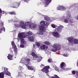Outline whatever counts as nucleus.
Here are the masks:
<instances>
[{
    "mask_svg": "<svg viewBox=\"0 0 78 78\" xmlns=\"http://www.w3.org/2000/svg\"><path fill=\"white\" fill-rule=\"evenodd\" d=\"M40 25L38 26L39 30L37 33V34L42 35L44 34L46 30V27L48 26V22L44 21H41L40 23Z\"/></svg>",
    "mask_w": 78,
    "mask_h": 78,
    "instance_id": "obj_1",
    "label": "nucleus"
},
{
    "mask_svg": "<svg viewBox=\"0 0 78 78\" xmlns=\"http://www.w3.org/2000/svg\"><path fill=\"white\" fill-rule=\"evenodd\" d=\"M20 27L23 29L30 28L32 30L36 28L37 27L36 24L33 23H31L30 22H27L24 23L22 21L20 22Z\"/></svg>",
    "mask_w": 78,
    "mask_h": 78,
    "instance_id": "obj_2",
    "label": "nucleus"
},
{
    "mask_svg": "<svg viewBox=\"0 0 78 78\" xmlns=\"http://www.w3.org/2000/svg\"><path fill=\"white\" fill-rule=\"evenodd\" d=\"M64 27L60 25L58 27L54 30V31L52 32V36L55 38H59L61 37V35L59 34V33L62 32V30Z\"/></svg>",
    "mask_w": 78,
    "mask_h": 78,
    "instance_id": "obj_3",
    "label": "nucleus"
},
{
    "mask_svg": "<svg viewBox=\"0 0 78 78\" xmlns=\"http://www.w3.org/2000/svg\"><path fill=\"white\" fill-rule=\"evenodd\" d=\"M24 32L20 33L18 34V36L20 38V39H22V38H25L28 37L29 36H31L32 34H33V33L31 31H29L27 32L26 34Z\"/></svg>",
    "mask_w": 78,
    "mask_h": 78,
    "instance_id": "obj_4",
    "label": "nucleus"
},
{
    "mask_svg": "<svg viewBox=\"0 0 78 78\" xmlns=\"http://www.w3.org/2000/svg\"><path fill=\"white\" fill-rule=\"evenodd\" d=\"M32 56L34 57L33 58V59L35 60V61H37L38 62H39L41 61L42 59V57H39L34 52H32L31 54Z\"/></svg>",
    "mask_w": 78,
    "mask_h": 78,
    "instance_id": "obj_5",
    "label": "nucleus"
},
{
    "mask_svg": "<svg viewBox=\"0 0 78 78\" xmlns=\"http://www.w3.org/2000/svg\"><path fill=\"white\" fill-rule=\"evenodd\" d=\"M61 47V44H55L53 46V48L51 49L52 51L55 52L57 51V50H60Z\"/></svg>",
    "mask_w": 78,
    "mask_h": 78,
    "instance_id": "obj_6",
    "label": "nucleus"
},
{
    "mask_svg": "<svg viewBox=\"0 0 78 78\" xmlns=\"http://www.w3.org/2000/svg\"><path fill=\"white\" fill-rule=\"evenodd\" d=\"M11 44L12 47L13 48L15 53V54H17L18 53L17 50V47H16V44L14 41H12L11 42Z\"/></svg>",
    "mask_w": 78,
    "mask_h": 78,
    "instance_id": "obj_7",
    "label": "nucleus"
},
{
    "mask_svg": "<svg viewBox=\"0 0 78 78\" xmlns=\"http://www.w3.org/2000/svg\"><path fill=\"white\" fill-rule=\"evenodd\" d=\"M48 69H49V66H47L44 67L41 70L42 72H44L46 73L47 74L48 73Z\"/></svg>",
    "mask_w": 78,
    "mask_h": 78,
    "instance_id": "obj_8",
    "label": "nucleus"
},
{
    "mask_svg": "<svg viewBox=\"0 0 78 78\" xmlns=\"http://www.w3.org/2000/svg\"><path fill=\"white\" fill-rule=\"evenodd\" d=\"M65 67H66V64L64 62H62L60 64V68L66 71L67 70V69L65 68Z\"/></svg>",
    "mask_w": 78,
    "mask_h": 78,
    "instance_id": "obj_9",
    "label": "nucleus"
},
{
    "mask_svg": "<svg viewBox=\"0 0 78 78\" xmlns=\"http://www.w3.org/2000/svg\"><path fill=\"white\" fill-rule=\"evenodd\" d=\"M67 13H68V12H66L62 16V18H59L58 20H59V21H62L63 19H64L66 18L67 19Z\"/></svg>",
    "mask_w": 78,
    "mask_h": 78,
    "instance_id": "obj_10",
    "label": "nucleus"
},
{
    "mask_svg": "<svg viewBox=\"0 0 78 78\" xmlns=\"http://www.w3.org/2000/svg\"><path fill=\"white\" fill-rule=\"evenodd\" d=\"M48 47L46 45H43L40 47V48L43 50L44 51H45L48 49Z\"/></svg>",
    "mask_w": 78,
    "mask_h": 78,
    "instance_id": "obj_11",
    "label": "nucleus"
},
{
    "mask_svg": "<svg viewBox=\"0 0 78 78\" xmlns=\"http://www.w3.org/2000/svg\"><path fill=\"white\" fill-rule=\"evenodd\" d=\"M8 69H7L6 67H4V72L5 73V75H8V76H10V75H11V74L9 72H8Z\"/></svg>",
    "mask_w": 78,
    "mask_h": 78,
    "instance_id": "obj_12",
    "label": "nucleus"
},
{
    "mask_svg": "<svg viewBox=\"0 0 78 78\" xmlns=\"http://www.w3.org/2000/svg\"><path fill=\"white\" fill-rule=\"evenodd\" d=\"M3 26V23H2L0 24V33H2V31L4 30V31H5V28H4Z\"/></svg>",
    "mask_w": 78,
    "mask_h": 78,
    "instance_id": "obj_13",
    "label": "nucleus"
},
{
    "mask_svg": "<svg viewBox=\"0 0 78 78\" xmlns=\"http://www.w3.org/2000/svg\"><path fill=\"white\" fill-rule=\"evenodd\" d=\"M18 37H19V38H17L18 41H19L20 39H21V44H26V41H25L24 39H23L24 38H20L18 36Z\"/></svg>",
    "mask_w": 78,
    "mask_h": 78,
    "instance_id": "obj_14",
    "label": "nucleus"
},
{
    "mask_svg": "<svg viewBox=\"0 0 78 78\" xmlns=\"http://www.w3.org/2000/svg\"><path fill=\"white\" fill-rule=\"evenodd\" d=\"M26 66L27 67L28 69L29 70H36V69L33 66H28V65H26Z\"/></svg>",
    "mask_w": 78,
    "mask_h": 78,
    "instance_id": "obj_15",
    "label": "nucleus"
},
{
    "mask_svg": "<svg viewBox=\"0 0 78 78\" xmlns=\"http://www.w3.org/2000/svg\"><path fill=\"white\" fill-rule=\"evenodd\" d=\"M67 7L64 6L63 5H61L60 11H64L65 10H66V9H67Z\"/></svg>",
    "mask_w": 78,
    "mask_h": 78,
    "instance_id": "obj_16",
    "label": "nucleus"
},
{
    "mask_svg": "<svg viewBox=\"0 0 78 78\" xmlns=\"http://www.w3.org/2000/svg\"><path fill=\"white\" fill-rule=\"evenodd\" d=\"M12 6L14 5V6H12L13 8H18L19 7V3L17 2H14L12 3Z\"/></svg>",
    "mask_w": 78,
    "mask_h": 78,
    "instance_id": "obj_17",
    "label": "nucleus"
},
{
    "mask_svg": "<svg viewBox=\"0 0 78 78\" xmlns=\"http://www.w3.org/2000/svg\"><path fill=\"white\" fill-rule=\"evenodd\" d=\"M20 63L25 64V65H30V62H25V61H24L23 59H22L20 62Z\"/></svg>",
    "mask_w": 78,
    "mask_h": 78,
    "instance_id": "obj_18",
    "label": "nucleus"
},
{
    "mask_svg": "<svg viewBox=\"0 0 78 78\" xmlns=\"http://www.w3.org/2000/svg\"><path fill=\"white\" fill-rule=\"evenodd\" d=\"M14 55H11L10 54H9L8 56L7 57L8 59L9 60H12V58H13Z\"/></svg>",
    "mask_w": 78,
    "mask_h": 78,
    "instance_id": "obj_19",
    "label": "nucleus"
},
{
    "mask_svg": "<svg viewBox=\"0 0 78 78\" xmlns=\"http://www.w3.org/2000/svg\"><path fill=\"white\" fill-rule=\"evenodd\" d=\"M74 39L73 38V37H69L68 38V41L69 42H70V43H72V44H73V41Z\"/></svg>",
    "mask_w": 78,
    "mask_h": 78,
    "instance_id": "obj_20",
    "label": "nucleus"
},
{
    "mask_svg": "<svg viewBox=\"0 0 78 78\" xmlns=\"http://www.w3.org/2000/svg\"><path fill=\"white\" fill-rule=\"evenodd\" d=\"M22 75H23V73H22V72H19L18 74L17 75L18 78H21V77H22Z\"/></svg>",
    "mask_w": 78,
    "mask_h": 78,
    "instance_id": "obj_21",
    "label": "nucleus"
},
{
    "mask_svg": "<svg viewBox=\"0 0 78 78\" xmlns=\"http://www.w3.org/2000/svg\"><path fill=\"white\" fill-rule=\"evenodd\" d=\"M42 16H43L44 18V19L46 21H48L50 20V17H48V16H46L44 15H42Z\"/></svg>",
    "mask_w": 78,
    "mask_h": 78,
    "instance_id": "obj_22",
    "label": "nucleus"
},
{
    "mask_svg": "<svg viewBox=\"0 0 78 78\" xmlns=\"http://www.w3.org/2000/svg\"><path fill=\"white\" fill-rule=\"evenodd\" d=\"M34 37L32 36L28 37V40L29 41H30L31 42H32L34 41Z\"/></svg>",
    "mask_w": 78,
    "mask_h": 78,
    "instance_id": "obj_23",
    "label": "nucleus"
},
{
    "mask_svg": "<svg viewBox=\"0 0 78 78\" xmlns=\"http://www.w3.org/2000/svg\"><path fill=\"white\" fill-rule=\"evenodd\" d=\"M5 13V12H4L3 11H2V9H0V19L2 16V14H3Z\"/></svg>",
    "mask_w": 78,
    "mask_h": 78,
    "instance_id": "obj_24",
    "label": "nucleus"
},
{
    "mask_svg": "<svg viewBox=\"0 0 78 78\" xmlns=\"http://www.w3.org/2000/svg\"><path fill=\"white\" fill-rule=\"evenodd\" d=\"M45 3L46 5H48L49 3H50L51 0H45Z\"/></svg>",
    "mask_w": 78,
    "mask_h": 78,
    "instance_id": "obj_25",
    "label": "nucleus"
},
{
    "mask_svg": "<svg viewBox=\"0 0 78 78\" xmlns=\"http://www.w3.org/2000/svg\"><path fill=\"white\" fill-rule=\"evenodd\" d=\"M73 42L75 44H78V40L76 39H74L73 40Z\"/></svg>",
    "mask_w": 78,
    "mask_h": 78,
    "instance_id": "obj_26",
    "label": "nucleus"
},
{
    "mask_svg": "<svg viewBox=\"0 0 78 78\" xmlns=\"http://www.w3.org/2000/svg\"><path fill=\"white\" fill-rule=\"evenodd\" d=\"M69 19H64V21H63V22L64 23H69Z\"/></svg>",
    "mask_w": 78,
    "mask_h": 78,
    "instance_id": "obj_27",
    "label": "nucleus"
},
{
    "mask_svg": "<svg viewBox=\"0 0 78 78\" xmlns=\"http://www.w3.org/2000/svg\"><path fill=\"white\" fill-rule=\"evenodd\" d=\"M44 44H45L46 45H50L51 44V43H50V42L48 41H45L44 42Z\"/></svg>",
    "mask_w": 78,
    "mask_h": 78,
    "instance_id": "obj_28",
    "label": "nucleus"
},
{
    "mask_svg": "<svg viewBox=\"0 0 78 78\" xmlns=\"http://www.w3.org/2000/svg\"><path fill=\"white\" fill-rule=\"evenodd\" d=\"M4 73H0V78H4Z\"/></svg>",
    "mask_w": 78,
    "mask_h": 78,
    "instance_id": "obj_29",
    "label": "nucleus"
},
{
    "mask_svg": "<svg viewBox=\"0 0 78 78\" xmlns=\"http://www.w3.org/2000/svg\"><path fill=\"white\" fill-rule=\"evenodd\" d=\"M54 76H54H49V78H59V77L58 76H57V75H54Z\"/></svg>",
    "mask_w": 78,
    "mask_h": 78,
    "instance_id": "obj_30",
    "label": "nucleus"
},
{
    "mask_svg": "<svg viewBox=\"0 0 78 78\" xmlns=\"http://www.w3.org/2000/svg\"><path fill=\"white\" fill-rule=\"evenodd\" d=\"M19 69L20 70V72H22V70H23V68L20 66H19Z\"/></svg>",
    "mask_w": 78,
    "mask_h": 78,
    "instance_id": "obj_31",
    "label": "nucleus"
},
{
    "mask_svg": "<svg viewBox=\"0 0 78 78\" xmlns=\"http://www.w3.org/2000/svg\"><path fill=\"white\" fill-rule=\"evenodd\" d=\"M51 26L53 28H56V26L54 24H52L51 25Z\"/></svg>",
    "mask_w": 78,
    "mask_h": 78,
    "instance_id": "obj_32",
    "label": "nucleus"
},
{
    "mask_svg": "<svg viewBox=\"0 0 78 78\" xmlns=\"http://www.w3.org/2000/svg\"><path fill=\"white\" fill-rule=\"evenodd\" d=\"M68 12L67 14V17H68V16L70 18L71 17V15H70V13H69V12Z\"/></svg>",
    "mask_w": 78,
    "mask_h": 78,
    "instance_id": "obj_33",
    "label": "nucleus"
},
{
    "mask_svg": "<svg viewBox=\"0 0 78 78\" xmlns=\"http://www.w3.org/2000/svg\"><path fill=\"white\" fill-rule=\"evenodd\" d=\"M35 44H36V45L37 46V47H39V46H40V45H41V44L38 42H36L35 43Z\"/></svg>",
    "mask_w": 78,
    "mask_h": 78,
    "instance_id": "obj_34",
    "label": "nucleus"
},
{
    "mask_svg": "<svg viewBox=\"0 0 78 78\" xmlns=\"http://www.w3.org/2000/svg\"><path fill=\"white\" fill-rule=\"evenodd\" d=\"M30 61V58H27L25 60V61H26V62H26V63H27V62H29Z\"/></svg>",
    "mask_w": 78,
    "mask_h": 78,
    "instance_id": "obj_35",
    "label": "nucleus"
},
{
    "mask_svg": "<svg viewBox=\"0 0 78 78\" xmlns=\"http://www.w3.org/2000/svg\"><path fill=\"white\" fill-rule=\"evenodd\" d=\"M62 55L65 57H68V56H69V54H63Z\"/></svg>",
    "mask_w": 78,
    "mask_h": 78,
    "instance_id": "obj_36",
    "label": "nucleus"
},
{
    "mask_svg": "<svg viewBox=\"0 0 78 78\" xmlns=\"http://www.w3.org/2000/svg\"><path fill=\"white\" fill-rule=\"evenodd\" d=\"M9 13L10 14H14L15 15L16 14V13L14 12H9Z\"/></svg>",
    "mask_w": 78,
    "mask_h": 78,
    "instance_id": "obj_37",
    "label": "nucleus"
},
{
    "mask_svg": "<svg viewBox=\"0 0 78 78\" xmlns=\"http://www.w3.org/2000/svg\"><path fill=\"white\" fill-rule=\"evenodd\" d=\"M55 70H56V71H57L58 72H59V68H58L57 67L55 66Z\"/></svg>",
    "mask_w": 78,
    "mask_h": 78,
    "instance_id": "obj_38",
    "label": "nucleus"
},
{
    "mask_svg": "<svg viewBox=\"0 0 78 78\" xmlns=\"http://www.w3.org/2000/svg\"><path fill=\"white\" fill-rule=\"evenodd\" d=\"M24 45H25V44H21L20 45V47L21 48H23L24 47H25V46Z\"/></svg>",
    "mask_w": 78,
    "mask_h": 78,
    "instance_id": "obj_39",
    "label": "nucleus"
},
{
    "mask_svg": "<svg viewBox=\"0 0 78 78\" xmlns=\"http://www.w3.org/2000/svg\"><path fill=\"white\" fill-rule=\"evenodd\" d=\"M48 62L49 63L51 62H52V60L51 59H48Z\"/></svg>",
    "mask_w": 78,
    "mask_h": 78,
    "instance_id": "obj_40",
    "label": "nucleus"
},
{
    "mask_svg": "<svg viewBox=\"0 0 78 78\" xmlns=\"http://www.w3.org/2000/svg\"><path fill=\"white\" fill-rule=\"evenodd\" d=\"M14 26L16 27H19V25L15 23L14 24Z\"/></svg>",
    "mask_w": 78,
    "mask_h": 78,
    "instance_id": "obj_41",
    "label": "nucleus"
},
{
    "mask_svg": "<svg viewBox=\"0 0 78 78\" xmlns=\"http://www.w3.org/2000/svg\"><path fill=\"white\" fill-rule=\"evenodd\" d=\"M72 73L73 74V75H75V73H76V71H75V70H73L72 71Z\"/></svg>",
    "mask_w": 78,
    "mask_h": 78,
    "instance_id": "obj_42",
    "label": "nucleus"
},
{
    "mask_svg": "<svg viewBox=\"0 0 78 78\" xmlns=\"http://www.w3.org/2000/svg\"><path fill=\"white\" fill-rule=\"evenodd\" d=\"M60 9H61V6H59V7H57V10H60Z\"/></svg>",
    "mask_w": 78,
    "mask_h": 78,
    "instance_id": "obj_43",
    "label": "nucleus"
},
{
    "mask_svg": "<svg viewBox=\"0 0 78 78\" xmlns=\"http://www.w3.org/2000/svg\"><path fill=\"white\" fill-rule=\"evenodd\" d=\"M40 67H44V65L41 64V65H40Z\"/></svg>",
    "mask_w": 78,
    "mask_h": 78,
    "instance_id": "obj_44",
    "label": "nucleus"
},
{
    "mask_svg": "<svg viewBox=\"0 0 78 78\" xmlns=\"http://www.w3.org/2000/svg\"><path fill=\"white\" fill-rule=\"evenodd\" d=\"M69 23H73V21L71 20H69Z\"/></svg>",
    "mask_w": 78,
    "mask_h": 78,
    "instance_id": "obj_45",
    "label": "nucleus"
},
{
    "mask_svg": "<svg viewBox=\"0 0 78 78\" xmlns=\"http://www.w3.org/2000/svg\"><path fill=\"white\" fill-rule=\"evenodd\" d=\"M16 31H17V30H14L12 31V32L13 33H16Z\"/></svg>",
    "mask_w": 78,
    "mask_h": 78,
    "instance_id": "obj_46",
    "label": "nucleus"
},
{
    "mask_svg": "<svg viewBox=\"0 0 78 78\" xmlns=\"http://www.w3.org/2000/svg\"><path fill=\"white\" fill-rule=\"evenodd\" d=\"M23 1H24L25 2H28V1H29V0H23Z\"/></svg>",
    "mask_w": 78,
    "mask_h": 78,
    "instance_id": "obj_47",
    "label": "nucleus"
},
{
    "mask_svg": "<svg viewBox=\"0 0 78 78\" xmlns=\"http://www.w3.org/2000/svg\"><path fill=\"white\" fill-rule=\"evenodd\" d=\"M76 19L78 20V15L76 17Z\"/></svg>",
    "mask_w": 78,
    "mask_h": 78,
    "instance_id": "obj_48",
    "label": "nucleus"
},
{
    "mask_svg": "<svg viewBox=\"0 0 78 78\" xmlns=\"http://www.w3.org/2000/svg\"><path fill=\"white\" fill-rule=\"evenodd\" d=\"M77 67H78V60L77 62Z\"/></svg>",
    "mask_w": 78,
    "mask_h": 78,
    "instance_id": "obj_49",
    "label": "nucleus"
},
{
    "mask_svg": "<svg viewBox=\"0 0 78 78\" xmlns=\"http://www.w3.org/2000/svg\"><path fill=\"white\" fill-rule=\"evenodd\" d=\"M33 47L34 48L35 47V44H33Z\"/></svg>",
    "mask_w": 78,
    "mask_h": 78,
    "instance_id": "obj_50",
    "label": "nucleus"
},
{
    "mask_svg": "<svg viewBox=\"0 0 78 78\" xmlns=\"http://www.w3.org/2000/svg\"><path fill=\"white\" fill-rule=\"evenodd\" d=\"M47 54L48 55H50V53H48V52L47 53Z\"/></svg>",
    "mask_w": 78,
    "mask_h": 78,
    "instance_id": "obj_51",
    "label": "nucleus"
},
{
    "mask_svg": "<svg viewBox=\"0 0 78 78\" xmlns=\"http://www.w3.org/2000/svg\"><path fill=\"white\" fill-rule=\"evenodd\" d=\"M8 21H9V22L10 21V20H8Z\"/></svg>",
    "mask_w": 78,
    "mask_h": 78,
    "instance_id": "obj_52",
    "label": "nucleus"
},
{
    "mask_svg": "<svg viewBox=\"0 0 78 78\" xmlns=\"http://www.w3.org/2000/svg\"><path fill=\"white\" fill-rule=\"evenodd\" d=\"M15 20H16L17 19H15Z\"/></svg>",
    "mask_w": 78,
    "mask_h": 78,
    "instance_id": "obj_53",
    "label": "nucleus"
},
{
    "mask_svg": "<svg viewBox=\"0 0 78 78\" xmlns=\"http://www.w3.org/2000/svg\"><path fill=\"white\" fill-rule=\"evenodd\" d=\"M12 21H13V20H12Z\"/></svg>",
    "mask_w": 78,
    "mask_h": 78,
    "instance_id": "obj_54",
    "label": "nucleus"
},
{
    "mask_svg": "<svg viewBox=\"0 0 78 78\" xmlns=\"http://www.w3.org/2000/svg\"><path fill=\"white\" fill-rule=\"evenodd\" d=\"M60 71H62V70H60Z\"/></svg>",
    "mask_w": 78,
    "mask_h": 78,
    "instance_id": "obj_55",
    "label": "nucleus"
}]
</instances>
